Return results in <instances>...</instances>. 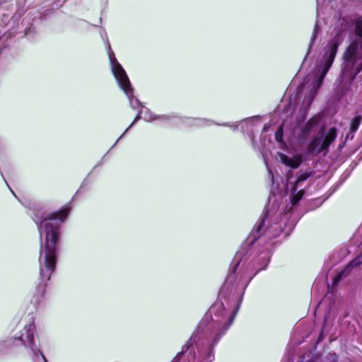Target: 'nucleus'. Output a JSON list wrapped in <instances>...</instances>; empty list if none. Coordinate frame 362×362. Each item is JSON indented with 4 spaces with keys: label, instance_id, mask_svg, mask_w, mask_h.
Segmentation results:
<instances>
[{
    "label": "nucleus",
    "instance_id": "f257e3e1",
    "mask_svg": "<svg viewBox=\"0 0 362 362\" xmlns=\"http://www.w3.org/2000/svg\"><path fill=\"white\" fill-rule=\"evenodd\" d=\"M71 206L70 204L64 205L59 210L48 214L35 213L34 221L40 235V257L43 256L46 272L40 269L42 282L36 288L37 297H43L47 281L50 279L55 271L57 261V252L62 239L61 225L67 219Z\"/></svg>",
    "mask_w": 362,
    "mask_h": 362
},
{
    "label": "nucleus",
    "instance_id": "f03ea898",
    "mask_svg": "<svg viewBox=\"0 0 362 362\" xmlns=\"http://www.w3.org/2000/svg\"><path fill=\"white\" fill-rule=\"evenodd\" d=\"M343 60L341 76L344 79H348L349 83H351L362 71V57L359 56L357 40L352 41L346 47L343 54Z\"/></svg>",
    "mask_w": 362,
    "mask_h": 362
},
{
    "label": "nucleus",
    "instance_id": "7ed1b4c3",
    "mask_svg": "<svg viewBox=\"0 0 362 362\" xmlns=\"http://www.w3.org/2000/svg\"><path fill=\"white\" fill-rule=\"evenodd\" d=\"M340 42L341 40L339 33H337L334 37L329 40L328 43V48L325 51L323 56L322 69L317 80L318 86H320L322 83L325 77L332 66L337 53Z\"/></svg>",
    "mask_w": 362,
    "mask_h": 362
},
{
    "label": "nucleus",
    "instance_id": "20e7f679",
    "mask_svg": "<svg viewBox=\"0 0 362 362\" xmlns=\"http://www.w3.org/2000/svg\"><path fill=\"white\" fill-rule=\"evenodd\" d=\"M112 61V73L117 79L119 87L124 90L126 94L132 93L130 81L121 64L115 59Z\"/></svg>",
    "mask_w": 362,
    "mask_h": 362
},
{
    "label": "nucleus",
    "instance_id": "39448f33",
    "mask_svg": "<svg viewBox=\"0 0 362 362\" xmlns=\"http://www.w3.org/2000/svg\"><path fill=\"white\" fill-rule=\"evenodd\" d=\"M337 137V129L336 127H331L326 134L322 143L321 144L317 153L325 152L327 154L329 151L330 145L335 141Z\"/></svg>",
    "mask_w": 362,
    "mask_h": 362
},
{
    "label": "nucleus",
    "instance_id": "423d86ee",
    "mask_svg": "<svg viewBox=\"0 0 362 362\" xmlns=\"http://www.w3.org/2000/svg\"><path fill=\"white\" fill-rule=\"evenodd\" d=\"M280 158L281 162L286 166L293 169L298 168L302 163V158L300 156H296L294 158H290L288 156L280 153Z\"/></svg>",
    "mask_w": 362,
    "mask_h": 362
},
{
    "label": "nucleus",
    "instance_id": "0eeeda50",
    "mask_svg": "<svg viewBox=\"0 0 362 362\" xmlns=\"http://www.w3.org/2000/svg\"><path fill=\"white\" fill-rule=\"evenodd\" d=\"M267 214H265L264 216L257 223V225L254 227L252 231L250 233V237L252 238V242L257 241L264 233L262 230L264 227L265 221Z\"/></svg>",
    "mask_w": 362,
    "mask_h": 362
},
{
    "label": "nucleus",
    "instance_id": "6e6552de",
    "mask_svg": "<svg viewBox=\"0 0 362 362\" xmlns=\"http://www.w3.org/2000/svg\"><path fill=\"white\" fill-rule=\"evenodd\" d=\"M354 34L360 38L358 43V53L360 57H362V18H358L355 21Z\"/></svg>",
    "mask_w": 362,
    "mask_h": 362
},
{
    "label": "nucleus",
    "instance_id": "1a4fd4ad",
    "mask_svg": "<svg viewBox=\"0 0 362 362\" xmlns=\"http://www.w3.org/2000/svg\"><path fill=\"white\" fill-rule=\"evenodd\" d=\"M320 141L321 139L320 137H315L311 140V141L309 143L308 148H307V153L308 154H314L315 153L316 154H318L317 150L319 149L320 146Z\"/></svg>",
    "mask_w": 362,
    "mask_h": 362
},
{
    "label": "nucleus",
    "instance_id": "9d476101",
    "mask_svg": "<svg viewBox=\"0 0 362 362\" xmlns=\"http://www.w3.org/2000/svg\"><path fill=\"white\" fill-rule=\"evenodd\" d=\"M317 122L318 120L315 117H311L309 119L302 129V134L305 136L310 134L313 127L317 125Z\"/></svg>",
    "mask_w": 362,
    "mask_h": 362
},
{
    "label": "nucleus",
    "instance_id": "9b49d317",
    "mask_svg": "<svg viewBox=\"0 0 362 362\" xmlns=\"http://www.w3.org/2000/svg\"><path fill=\"white\" fill-rule=\"evenodd\" d=\"M305 194L304 189H300L298 192H293V196L291 198V203L293 206L297 205Z\"/></svg>",
    "mask_w": 362,
    "mask_h": 362
},
{
    "label": "nucleus",
    "instance_id": "f8f14e48",
    "mask_svg": "<svg viewBox=\"0 0 362 362\" xmlns=\"http://www.w3.org/2000/svg\"><path fill=\"white\" fill-rule=\"evenodd\" d=\"M361 120H362L361 115H356L352 119V120L351 122V124H350V131L351 132H355L358 129V127L361 122Z\"/></svg>",
    "mask_w": 362,
    "mask_h": 362
},
{
    "label": "nucleus",
    "instance_id": "ddd939ff",
    "mask_svg": "<svg viewBox=\"0 0 362 362\" xmlns=\"http://www.w3.org/2000/svg\"><path fill=\"white\" fill-rule=\"evenodd\" d=\"M19 339L23 342L24 346L26 345L25 342H27L29 346H31L34 341L33 332L30 330H27L26 340L23 339V335L19 337Z\"/></svg>",
    "mask_w": 362,
    "mask_h": 362
},
{
    "label": "nucleus",
    "instance_id": "4468645a",
    "mask_svg": "<svg viewBox=\"0 0 362 362\" xmlns=\"http://www.w3.org/2000/svg\"><path fill=\"white\" fill-rule=\"evenodd\" d=\"M195 342V339L192 336L189 340L186 342L185 345H183L182 348V351L178 353L177 355L182 354L183 352L187 351L190 347H192Z\"/></svg>",
    "mask_w": 362,
    "mask_h": 362
},
{
    "label": "nucleus",
    "instance_id": "2eb2a0df",
    "mask_svg": "<svg viewBox=\"0 0 362 362\" xmlns=\"http://www.w3.org/2000/svg\"><path fill=\"white\" fill-rule=\"evenodd\" d=\"M312 175H313V173L311 171L305 172L304 173L300 174L296 179V182L300 183L303 181H305L307 179H308Z\"/></svg>",
    "mask_w": 362,
    "mask_h": 362
},
{
    "label": "nucleus",
    "instance_id": "dca6fc26",
    "mask_svg": "<svg viewBox=\"0 0 362 362\" xmlns=\"http://www.w3.org/2000/svg\"><path fill=\"white\" fill-rule=\"evenodd\" d=\"M275 139L277 142L283 141V127L280 126L275 132Z\"/></svg>",
    "mask_w": 362,
    "mask_h": 362
},
{
    "label": "nucleus",
    "instance_id": "f3484780",
    "mask_svg": "<svg viewBox=\"0 0 362 362\" xmlns=\"http://www.w3.org/2000/svg\"><path fill=\"white\" fill-rule=\"evenodd\" d=\"M345 270H343L334 277L332 286H337L339 283V281L342 279Z\"/></svg>",
    "mask_w": 362,
    "mask_h": 362
},
{
    "label": "nucleus",
    "instance_id": "a211bd4d",
    "mask_svg": "<svg viewBox=\"0 0 362 362\" xmlns=\"http://www.w3.org/2000/svg\"><path fill=\"white\" fill-rule=\"evenodd\" d=\"M325 362H338V356L335 354H329L325 358Z\"/></svg>",
    "mask_w": 362,
    "mask_h": 362
},
{
    "label": "nucleus",
    "instance_id": "6ab92c4d",
    "mask_svg": "<svg viewBox=\"0 0 362 362\" xmlns=\"http://www.w3.org/2000/svg\"><path fill=\"white\" fill-rule=\"evenodd\" d=\"M317 37V33L316 32H314L312 35V37H311V39H310V44H309V49L312 47L315 39Z\"/></svg>",
    "mask_w": 362,
    "mask_h": 362
},
{
    "label": "nucleus",
    "instance_id": "aec40b11",
    "mask_svg": "<svg viewBox=\"0 0 362 362\" xmlns=\"http://www.w3.org/2000/svg\"><path fill=\"white\" fill-rule=\"evenodd\" d=\"M361 264L360 262L357 261V259H354L352 262H351L349 265L347 266V268L349 267H356Z\"/></svg>",
    "mask_w": 362,
    "mask_h": 362
},
{
    "label": "nucleus",
    "instance_id": "412c9836",
    "mask_svg": "<svg viewBox=\"0 0 362 362\" xmlns=\"http://www.w3.org/2000/svg\"><path fill=\"white\" fill-rule=\"evenodd\" d=\"M139 119H141V116L138 115L134 119V121L132 122V124L128 127V128L125 130L124 133L127 132L132 127V125Z\"/></svg>",
    "mask_w": 362,
    "mask_h": 362
},
{
    "label": "nucleus",
    "instance_id": "4be33fe9",
    "mask_svg": "<svg viewBox=\"0 0 362 362\" xmlns=\"http://www.w3.org/2000/svg\"><path fill=\"white\" fill-rule=\"evenodd\" d=\"M299 183L298 182H296V180L295 181V182L293 183V185H292L291 188V190L292 192H296L297 191V188H298V185Z\"/></svg>",
    "mask_w": 362,
    "mask_h": 362
},
{
    "label": "nucleus",
    "instance_id": "5701e85b",
    "mask_svg": "<svg viewBox=\"0 0 362 362\" xmlns=\"http://www.w3.org/2000/svg\"><path fill=\"white\" fill-rule=\"evenodd\" d=\"M42 357H43V359H44V361H45V362H48V361H47V358H46L44 356H42Z\"/></svg>",
    "mask_w": 362,
    "mask_h": 362
}]
</instances>
